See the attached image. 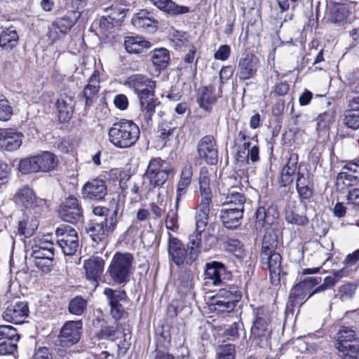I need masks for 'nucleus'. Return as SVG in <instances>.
<instances>
[{
    "label": "nucleus",
    "instance_id": "nucleus-20",
    "mask_svg": "<svg viewBox=\"0 0 359 359\" xmlns=\"http://www.w3.org/2000/svg\"><path fill=\"white\" fill-rule=\"evenodd\" d=\"M22 134L14 129L0 130V149L7 151H13L20 148L22 142Z\"/></svg>",
    "mask_w": 359,
    "mask_h": 359
},
{
    "label": "nucleus",
    "instance_id": "nucleus-34",
    "mask_svg": "<svg viewBox=\"0 0 359 359\" xmlns=\"http://www.w3.org/2000/svg\"><path fill=\"white\" fill-rule=\"evenodd\" d=\"M151 60L156 70H163L169 64V51L164 48H156L151 52Z\"/></svg>",
    "mask_w": 359,
    "mask_h": 359
},
{
    "label": "nucleus",
    "instance_id": "nucleus-4",
    "mask_svg": "<svg viewBox=\"0 0 359 359\" xmlns=\"http://www.w3.org/2000/svg\"><path fill=\"white\" fill-rule=\"evenodd\" d=\"M139 127L133 121L121 119L113 123L108 130L109 142L119 149H127L135 145L140 138Z\"/></svg>",
    "mask_w": 359,
    "mask_h": 359
},
{
    "label": "nucleus",
    "instance_id": "nucleus-64",
    "mask_svg": "<svg viewBox=\"0 0 359 359\" xmlns=\"http://www.w3.org/2000/svg\"><path fill=\"white\" fill-rule=\"evenodd\" d=\"M177 217V215L175 211L171 210L168 212L165 220L167 229L174 231L178 228Z\"/></svg>",
    "mask_w": 359,
    "mask_h": 359
},
{
    "label": "nucleus",
    "instance_id": "nucleus-25",
    "mask_svg": "<svg viewBox=\"0 0 359 359\" xmlns=\"http://www.w3.org/2000/svg\"><path fill=\"white\" fill-rule=\"evenodd\" d=\"M16 204L25 208H33L39 205L41 200L37 198L34 191L28 186L19 189L14 196Z\"/></svg>",
    "mask_w": 359,
    "mask_h": 359
},
{
    "label": "nucleus",
    "instance_id": "nucleus-39",
    "mask_svg": "<svg viewBox=\"0 0 359 359\" xmlns=\"http://www.w3.org/2000/svg\"><path fill=\"white\" fill-rule=\"evenodd\" d=\"M39 223L33 217L23 216L18 223V233L29 238L32 236L38 228Z\"/></svg>",
    "mask_w": 359,
    "mask_h": 359
},
{
    "label": "nucleus",
    "instance_id": "nucleus-5",
    "mask_svg": "<svg viewBox=\"0 0 359 359\" xmlns=\"http://www.w3.org/2000/svg\"><path fill=\"white\" fill-rule=\"evenodd\" d=\"M134 257L129 252H116L109 266L108 273L116 284H126L134 271Z\"/></svg>",
    "mask_w": 359,
    "mask_h": 359
},
{
    "label": "nucleus",
    "instance_id": "nucleus-57",
    "mask_svg": "<svg viewBox=\"0 0 359 359\" xmlns=\"http://www.w3.org/2000/svg\"><path fill=\"white\" fill-rule=\"evenodd\" d=\"M57 241V244L65 255H73L77 251L79 241Z\"/></svg>",
    "mask_w": 359,
    "mask_h": 359
},
{
    "label": "nucleus",
    "instance_id": "nucleus-50",
    "mask_svg": "<svg viewBox=\"0 0 359 359\" xmlns=\"http://www.w3.org/2000/svg\"><path fill=\"white\" fill-rule=\"evenodd\" d=\"M176 128L177 126L172 121L163 120L158 124L157 133L159 134L158 136L161 140L166 141L172 135Z\"/></svg>",
    "mask_w": 359,
    "mask_h": 359
},
{
    "label": "nucleus",
    "instance_id": "nucleus-60",
    "mask_svg": "<svg viewBox=\"0 0 359 359\" xmlns=\"http://www.w3.org/2000/svg\"><path fill=\"white\" fill-rule=\"evenodd\" d=\"M11 167L6 163H0V186L6 184L11 177Z\"/></svg>",
    "mask_w": 359,
    "mask_h": 359
},
{
    "label": "nucleus",
    "instance_id": "nucleus-36",
    "mask_svg": "<svg viewBox=\"0 0 359 359\" xmlns=\"http://www.w3.org/2000/svg\"><path fill=\"white\" fill-rule=\"evenodd\" d=\"M285 218L288 223L298 226H306L309 224L308 217L304 212H300L296 206L286 209Z\"/></svg>",
    "mask_w": 359,
    "mask_h": 359
},
{
    "label": "nucleus",
    "instance_id": "nucleus-37",
    "mask_svg": "<svg viewBox=\"0 0 359 359\" xmlns=\"http://www.w3.org/2000/svg\"><path fill=\"white\" fill-rule=\"evenodd\" d=\"M128 11L126 5L115 3L106 8L105 12L111 20H114L116 24L120 25Z\"/></svg>",
    "mask_w": 359,
    "mask_h": 359
},
{
    "label": "nucleus",
    "instance_id": "nucleus-59",
    "mask_svg": "<svg viewBox=\"0 0 359 359\" xmlns=\"http://www.w3.org/2000/svg\"><path fill=\"white\" fill-rule=\"evenodd\" d=\"M12 115V108L8 101L4 98L0 99V121H7Z\"/></svg>",
    "mask_w": 359,
    "mask_h": 359
},
{
    "label": "nucleus",
    "instance_id": "nucleus-48",
    "mask_svg": "<svg viewBox=\"0 0 359 359\" xmlns=\"http://www.w3.org/2000/svg\"><path fill=\"white\" fill-rule=\"evenodd\" d=\"M217 359H235L236 346L231 343H223L216 350Z\"/></svg>",
    "mask_w": 359,
    "mask_h": 359
},
{
    "label": "nucleus",
    "instance_id": "nucleus-29",
    "mask_svg": "<svg viewBox=\"0 0 359 359\" xmlns=\"http://www.w3.org/2000/svg\"><path fill=\"white\" fill-rule=\"evenodd\" d=\"M278 212L276 207L269 206L268 208L259 207L255 212L256 227L262 228L264 224H272L274 220L278 218Z\"/></svg>",
    "mask_w": 359,
    "mask_h": 359
},
{
    "label": "nucleus",
    "instance_id": "nucleus-45",
    "mask_svg": "<svg viewBox=\"0 0 359 359\" xmlns=\"http://www.w3.org/2000/svg\"><path fill=\"white\" fill-rule=\"evenodd\" d=\"M103 294L107 298L109 306L121 304V302L126 301L127 294L124 290H113L107 287L104 290Z\"/></svg>",
    "mask_w": 359,
    "mask_h": 359
},
{
    "label": "nucleus",
    "instance_id": "nucleus-12",
    "mask_svg": "<svg viewBox=\"0 0 359 359\" xmlns=\"http://www.w3.org/2000/svg\"><path fill=\"white\" fill-rule=\"evenodd\" d=\"M169 238L168 241V252L169 258L174 264L179 266H182L184 264L191 266L196 260L189 259V252L188 249L184 246L183 243L176 237L172 236L171 233H168Z\"/></svg>",
    "mask_w": 359,
    "mask_h": 359
},
{
    "label": "nucleus",
    "instance_id": "nucleus-38",
    "mask_svg": "<svg viewBox=\"0 0 359 359\" xmlns=\"http://www.w3.org/2000/svg\"><path fill=\"white\" fill-rule=\"evenodd\" d=\"M158 9L170 16H177L189 12V7L177 5L172 0H164L163 3L160 4Z\"/></svg>",
    "mask_w": 359,
    "mask_h": 359
},
{
    "label": "nucleus",
    "instance_id": "nucleus-32",
    "mask_svg": "<svg viewBox=\"0 0 359 359\" xmlns=\"http://www.w3.org/2000/svg\"><path fill=\"white\" fill-rule=\"evenodd\" d=\"M18 40L19 36L16 30L10 27L0 34V46L6 50H11L18 45Z\"/></svg>",
    "mask_w": 359,
    "mask_h": 359
},
{
    "label": "nucleus",
    "instance_id": "nucleus-35",
    "mask_svg": "<svg viewBox=\"0 0 359 359\" xmlns=\"http://www.w3.org/2000/svg\"><path fill=\"white\" fill-rule=\"evenodd\" d=\"M124 46L127 52L130 53H141L144 48L150 46V43L140 37L126 36Z\"/></svg>",
    "mask_w": 359,
    "mask_h": 359
},
{
    "label": "nucleus",
    "instance_id": "nucleus-8",
    "mask_svg": "<svg viewBox=\"0 0 359 359\" xmlns=\"http://www.w3.org/2000/svg\"><path fill=\"white\" fill-rule=\"evenodd\" d=\"M241 298V293L235 287L222 288L211 298L212 309L218 313L231 312Z\"/></svg>",
    "mask_w": 359,
    "mask_h": 359
},
{
    "label": "nucleus",
    "instance_id": "nucleus-54",
    "mask_svg": "<svg viewBox=\"0 0 359 359\" xmlns=\"http://www.w3.org/2000/svg\"><path fill=\"white\" fill-rule=\"evenodd\" d=\"M343 123L349 128L354 130L359 128V109L350 108L344 114Z\"/></svg>",
    "mask_w": 359,
    "mask_h": 359
},
{
    "label": "nucleus",
    "instance_id": "nucleus-42",
    "mask_svg": "<svg viewBox=\"0 0 359 359\" xmlns=\"http://www.w3.org/2000/svg\"><path fill=\"white\" fill-rule=\"evenodd\" d=\"M87 305V299L78 295L70 300L68 305V311L72 315L81 316L86 313Z\"/></svg>",
    "mask_w": 359,
    "mask_h": 359
},
{
    "label": "nucleus",
    "instance_id": "nucleus-31",
    "mask_svg": "<svg viewBox=\"0 0 359 359\" xmlns=\"http://www.w3.org/2000/svg\"><path fill=\"white\" fill-rule=\"evenodd\" d=\"M210 180L206 176H200L199 185L201 191V203L199 205L200 209L210 210V206L212 203V191L209 187Z\"/></svg>",
    "mask_w": 359,
    "mask_h": 359
},
{
    "label": "nucleus",
    "instance_id": "nucleus-17",
    "mask_svg": "<svg viewBox=\"0 0 359 359\" xmlns=\"http://www.w3.org/2000/svg\"><path fill=\"white\" fill-rule=\"evenodd\" d=\"M255 319L251 328V336L255 338L269 337L271 330L269 325L270 323L269 314L264 307H259L254 311Z\"/></svg>",
    "mask_w": 359,
    "mask_h": 359
},
{
    "label": "nucleus",
    "instance_id": "nucleus-18",
    "mask_svg": "<svg viewBox=\"0 0 359 359\" xmlns=\"http://www.w3.org/2000/svg\"><path fill=\"white\" fill-rule=\"evenodd\" d=\"M259 60L252 53L243 54L238 62L236 76L241 80H247L252 78L259 68Z\"/></svg>",
    "mask_w": 359,
    "mask_h": 359
},
{
    "label": "nucleus",
    "instance_id": "nucleus-46",
    "mask_svg": "<svg viewBox=\"0 0 359 359\" xmlns=\"http://www.w3.org/2000/svg\"><path fill=\"white\" fill-rule=\"evenodd\" d=\"M337 349L341 359H359L358 345L340 344Z\"/></svg>",
    "mask_w": 359,
    "mask_h": 359
},
{
    "label": "nucleus",
    "instance_id": "nucleus-16",
    "mask_svg": "<svg viewBox=\"0 0 359 359\" xmlns=\"http://www.w3.org/2000/svg\"><path fill=\"white\" fill-rule=\"evenodd\" d=\"M82 197L85 200L100 201L107 194L105 181L100 178L87 182L81 189Z\"/></svg>",
    "mask_w": 359,
    "mask_h": 359
},
{
    "label": "nucleus",
    "instance_id": "nucleus-47",
    "mask_svg": "<svg viewBox=\"0 0 359 359\" xmlns=\"http://www.w3.org/2000/svg\"><path fill=\"white\" fill-rule=\"evenodd\" d=\"M79 15L76 16L74 11H71L67 15L57 18L54 22L57 23V26H59L66 34L71 29V28L75 25L79 18Z\"/></svg>",
    "mask_w": 359,
    "mask_h": 359
},
{
    "label": "nucleus",
    "instance_id": "nucleus-27",
    "mask_svg": "<svg viewBox=\"0 0 359 359\" xmlns=\"http://www.w3.org/2000/svg\"><path fill=\"white\" fill-rule=\"evenodd\" d=\"M133 25L140 29L153 31L156 29L158 21L155 20L154 14L147 10H141L135 14L132 18Z\"/></svg>",
    "mask_w": 359,
    "mask_h": 359
},
{
    "label": "nucleus",
    "instance_id": "nucleus-24",
    "mask_svg": "<svg viewBox=\"0 0 359 359\" xmlns=\"http://www.w3.org/2000/svg\"><path fill=\"white\" fill-rule=\"evenodd\" d=\"M100 73L95 70L88 79V84L82 91V97L85 99V108L90 107L96 100L100 90Z\"/></svg>",
    "mask_w": 359,
    "mask_h": 359
},
{
    "label": "nucleus",
    "instance_id": "nucleus-40",
    "mask_svg": "<svg viewBox=\"0 0 359 359\" xmlns=\"http://www.w3.org/2000/svg\"><path fill=\"white\" fill-rule=\"evenodd\" d=\"M245 202V196L238 191L236 187H231L228 190L224 204L229 207L243 208Z\"/></svg>",
    "mask_w": 359,
    "mask_h": 359
},
{
    "label": "nucleus",
    "instance_id": "nucleus-2",
    "mask_svg": "<svg viewBox=\"0 0 359 359\" xmlns=\"http://www.w3.org/2000/svg\"><path fill=\"white\" fill-rule=\"evenodd\" d=\"M260 262L262 269L269 271L271 284L278 285L282 271V257L278 251L277 231L274 229L268 228L265 230L260 250Z\"/></svg>",
    "mask_w": 359,
    "mask_h": 359
},
{
    "label": "nucleus",
    "instance_id": "nucleus-6",
    "mask_svg": "<svg viewBox=\"0 0 359 359\" xmlns=\"http://www.w3.org/2000/svg\"><path fill=\"white\" fill-rule=\"evenodd\" d=\"M57 163L58 160L55 154L43 151L41 154L20 160L18 170L25 175L39 172H47L53 170Z\"/></svg>",
    "mask_w": 359,
    "mask_h": 359
},
{
    "label": "nucleus",
    "instance_id": "nucleus-51",
    "mask_svg": "<svg viewBox=\"0 0 359 359\" xmlns=\"http://www.w3.org/2000/svg\"><path fill=\"white\" fill-rule=\"evenodd\" d=\"M338 346L340 344H348V342L355 341L358 339L356 332L346 326H342L337 332Z\"/></svg>",
    "mask_w": 359,
    "mask_h": 359
},
{
    "label": "nucleus",
    "instance_id": "nucleus-55",
    "mask_svg": "<svg viewBox=\"0 0 359 359\" xmlns=\"http://www.w3.org/2000/svg\"><path fill=\"white\" fill-rule=\"evenodd\" d=\"M36 266L43 272L48 273L53 265L54 256H33Z\"/></svg>",
    "mask_w": 359,
    "mask_h": 359
},
{
    "label": "nucleus",
    "instance_id": "nucleus-33",
    "mask_svg": "<svg viewBox=\"0 0 359 359\" xmlns=\"http://www.w3.org/2000/svg\"><path fill=\"white\" fill-rule=\"evenodd\" d=\"M32 245V256H54V243L46 238L34 241Z\"/></svg>",
    "mask_w": 359,
    "mask_h": 359
},
{
    "label": "nucleus",
    "instance_id": "nucleus-30",
    "mask_svg": "<svg viewBox=\"0 0 359 359\" xmlns=\"http://www.w3.org/2000/svg\"><path fill=\"white\" fill-rule=\"evenodd\" d=\"M192 175L193 172L191 165H187L183 168L177 188V207L181 197L184 196L187 194V189L191 182Z\"/></svg>",
    "mask_w": 359,
    "mask_h": 359
},
{
    "label": "nucleus",
    "instance_id": "nucleus-28",
    "mask_svg": "<svg viewBox=\"0 0 359 359\" xmlns=\"http://www.w3.org/2000/svg\"><path fill=\"white\" fill-rule=\"evenodd\" d=\"M104 261L99 257H93L86 260L83 264L88 280L96 281L103 272Z\"/></svg>",
    "mask_w": 359,
    "mask_h": 359
},
{
    "label": "nucleus",
    "instance_id": "nucleus-56",
    "mask_svg": "<svg viewBox=\"0 0 359 359\" xmlns=\"http://www.w3.org/2000/svg\"><path fill=\"white\" fill-rule=\"evenodd\" d=\"M57 23L54 21L48 27V38L52 42L54 43L63 37L67 34L59 26H57Z\"/></svg>",
    "mask_w": 359,
    "mask_h": 359
},
{
    "label": "nucleus",
    "instance_id": "nucleus-23",
    "mask_svg": "<svg viewBox=\"0 0 359 359\" xmlns=\"http://www.w3.org/2000/svg\"><path fill=\"white\" fill-rule=\"evenodd\" d=\"M59 119L61 122H68L72 117L75 101L74 95L70 93H61L57 100Z\"/></svg>",
    "mask_w": 359,
    "mask_h": 359
},
{
    "label": "nucleus",
    "instance_id": "nucleus-1",
    "mask_svg": "<svg viewBox=\"0 0 359 359\" xmlns=\"http://www.w3.org/2000/svg\"><path fill=\"white\" fill-rule=\"evenodd\" d=\"M125 85L137 95L140 103V118L149 124L159 104L154 94L156 81L142 74H134L126 79Z\"/></svg>",
    "mask_w": 359,
    "mask_h": 359
},
{
    "label": "nucleus",
    "instance_id": "nucleus-21",
    "mask_svg": "<svg viewBox=\"0 0 359 359\" xmlns=\"http://www.w3.org/2000/svg\"><path fill=\"white\" fill-rule=\"evenodd\" d=\"M29 309L25 302H17L11 304L3 313V318L6 321L15 324H20L28 316Z\"/></svg>",
    "mask_w": 359,
    "mask_h": 359
},
{
    "label": "nucleus",
    "instance_id": "nucleus-63",
    "mask_svg": "<svg viewBox=\"0 0 359 359\" xmlns=\"http://www.w3.org/2000/svg\"><path fill=\"white\" fill-rule=\"evenodd\" d=\"M116 332L115 327L104 325H102L101 329L96 333V337L100 339H110L115 335Z\"/></svg>",
    "mask_w": 359,
    "mask_h": 359
},
{
    "label": "nucleus",
    "instance_id": "nucleus-53",
    "mask_svg": "<svg viewBox=\"0 0 359 359\" xmlns=\"http://www.w3.org/2000/svg\"><path fill=\"white\" fill-rule=\"evenodd\" d=\"M358 284L355 283L347 282L341 285L339 288V294L342 301L351 299L356 293Z\"/></svg>",
    "mask_w": 359,
    "mask_h": 359
},
{
    "label": "nucleus",
    "instance_id": "nucleus-15",
    "mask_svg": "<svg viewBox=\"0 0 359 359\" xmlns=\"http://www.w3.org/2000/svg\"><path fill=\"white\" fill-rule=\"evenodd\" d=\"M59 215L62 220L75 223L82 217V208L76 197L67 198L60 205Z\"/></svg>",
    "mask_w": 359,
    "mask_h": 359
},
{
    "label": "nucleus",
    "instance_id": "nucleus-7",
    "mask_svg": "<svg viewBox=\"0 0 359 359\" xmlns=\"http://www.w3.org/2000/svg\"><path fill=\"white\" fill-rule=\"evenodd\" d=\"M172 172V169L168 166L161 158H152L149 161L147 170L144 174V177L149 180V187L148 188L143 184L141 187V191L163 187V185L168 180L169 175Z\"/></svg>",
    "mask_w": 359,
    "mask_h": 359
},
{
    "label": "nucleus",
    "instance_id": "nucleus-11",
    "mask_svg": "<svg viewBox=\"0 0 359 359\" xmlns=\"http://www.w3.org/2000/svg\"><path fill=\"white\" fill-rule=\"evenodd\" d=\"M83 332V322L79 320H69L64 323L61 327L58 339L62 347H71L76 344L81 339Z\"/></svg>",
    "mask_w": 359,
    "mask_h": 359
},
{
    "label": "nucleus",
    "instance_id": "nucleus-49",
    "mask_svg": "<svg viewBox=\"0 0 359 359\" xmlns=\"http://www.w3.org/2000/svg\"><path fill=\"white\" fill-rule=\"evenodd\" d=\"M55 233L57 238V241H63L65 242H68L67 241H79L77 232L69 226L57 228Z\"/></svg>",
    "mask_w": 359,
    "mask_h": 359
},
{
    "label": "nucleus",
    "instance_id": "nucleus-61",
    "mask_svg": "<svg viewBox=\"0 0 359 359\" xmlns=\"http://www.w3.org/2000/svg\"><path fill=\"white\" fill-rule=\"evenodd\" d=\"M295 172V170H290L288 168L283 167L279 180L280 186L285 187L290 184L293 181V175Z\"/></svg>",
    "mask_w": 359,
    "mask_h": 359
},
{
    "label": "nucleus",
    "instance_id": "nucleus-58",
    "mask_svg": "<svg viewBox=\"0 0 359 359\" xmlns=\"http://www.w3.org/2000/svg\"><path fill=\"white\" fill-rule=\"evenodd\" d=\"M337 182L341 181L346 187L355 185L359 182L358 176L345 172H339L337 177Z\"/></svg>",
    "mask_w": 359,
    "mask_h": 359
},
{
    "label": "nucleus",
    "instance_id": "nucleus-10",
    "mask_svg": "<svg viewBox=\"0 0 359 359\" xmlns=\"http://www.w3.org/2000/svg\"><path fill=\"white\" fill-rule=\"evenodd\" d=\"M231 272L224 264L212 261L204 267V284L206 286H222L225 280L229 279Z\"/></svg>",
    "mask_w": 359,
    "mask_h": 359
},
{
    "label": "nucleus",
    "instance_id": "nucleus-26",
    "mask_svg": "<svg viewBox=\"0 0 359 359\" xmlns=\"http://www.w3.org/2000/svg\"><path fill=\"white\" fill-rule=\"evenodd\" d=\"M243 215V208L229 207L222 210L220 219L226 228L233 229L241 225Z\"/></svg>",
    "mask_w": 359,
    "mask_h": 359
},
{
    "label": "nucleus",
    "instance_id": "nucleus-9",
    "mask_svg": "<svg viewBox=\"0 0 359 359\" xmlns=\"http://www.w3.org/2000/svg\"><path fill=\"white\" fill-rule=\"evenodd\" d=\"M322 280L321 277H309L297 283L290 290L288 304L292 307H300L309 297L314 287Z\"/></svg>",
    "mask_w": 359,
    "mask_h": 359
},
{
    "label": "nucleus",
    "instance_id": "nucleus-41",
    "mask_svg": "<svg viewBox=\"0 0 359 359\" xmlns=\"http://www.w3.org/2000/svg\"><path fill=\"white\" fill-rule=\"evenodd\" d=\"M201 234L194 232L189 236L187 248L189 252V261L197 260L201 252Z\"/></svg>",
    "mask_w": 359,
    "mask_h": 359
},
{
    "label": "nucleus",
    "instance_id": "nucleus-14",
    "mask_svg": "<svg viewBox=\"0 0 359 359\" xmlns=\"http://www.w3.org/2000/svg\"><path fill=\"white\" fill-rule=\"evenodd\" d=\"M197 152L209 165H215L218 161V151L216 140L212 135H205L197 144Z\"/></svg>",
    "mask_w": 359,
    "mask_h": 359
},
{
    "label": "nucleus",
    "instance_id": "nucleus-3",
    "mask_svg": "<svg viewBox=\"0 0 359 359\" xmlns=\"http://www.w3.org/2000/svg\"><path fill=\"white\" fill-rule=\"evenodd\" d=\"M113 210L107 215V217L93 219L88 228V233L93 241L104 247L108 242L109 234L115 229L117 224V215L120 208L118 199L112 198Z\"/></svg>",
    "mask_w": 359,
    "mask_h": 359
},
{
    "label": "nucleus",
    "instance_id": "nucleus-62",
    "mask_svg": "<svg viewBox=\"0 0 359 359\" xmlns=\"http://www.w3.org/2000/svg\"><path fill=\"white\" fill-rule=\"evenodd\" d=\"M118 25L114 20H111L107 15L103 16L99 22V27L103 34H107L112 29Z\"/></svg>",
    "mask_w": 359,
    "mask_h": 359
},
{
    "label": "nucleus",
    "instance_id": "nucleus-22",
    "mask_svg": "<svg viewBox=\"0 0 359 359\" xmlns=\"http://www.w3.org/2000/svg\"><path fill=\"white\" fill-rule=\"evenodd\" d=\"M297 191L303 199H310L313 195V175L309 171H302L300 167L297 172Z\"/></svg>",
    "mask_w": 359,
    "mask_h": 359
},
{
    "label": "nucleus",
    "instance_id": "nucleus-19",
    "mask_svg": "<svg viewBox=\"0 0 359 359\" xmlns=\"http://www.w3.org/2000/svg\"><path fill=\"white\" fill-rule=\"evenodd\" d=\"M215 81H217V78L215 79L212 84L203 86L199 89L198 102L200 107L205 111H210L211 105L216 102L217 97L222 96V88L219 85L217 91Z\"/></svg>",
    "mask_w": 359,
    "mask_h": 359
},
{
    "label": "nucleus",
    "instance_id": "nucleus-52",
    "mask_svg": "<svg viewBox=\"0 0 359 359\" xmlns=\"http://www.w3.org/2000/svg\"><path fill=\"white\" fill-rule=\"evenodd\" d=\"M244 330L243 323L238 320L230 325L226 328L222 334V336L226 338L229 341H235L239 337V332Z\"/></svg>",
    "mask_w": 359,
    "mask_h": 359
},
{
    "label": "nucleus",
    "instance_id": "nucleus-43",
    "mask_svg": "<svg viewBox=\"0 0 359 359\" xmlns=\"http://www.w3.org/2000/svg\"><path fill=\"white\" fill-rule=\"evenodd\" d=\"M335 116V111L332 109H329L322 114H320L316 119V130L321 132L327 130L334 123Z\"/></svg>",
    "mask_w": 359,
    "mask_h": 359
},
{
    "label": "nucleus",
    "instance_id": "nucleus-44",
    "mask_svg": "<svg viewBox=\"0 0 359 359\" xmlns=\"http://www.w3.org/2000/svg\"><path fill=\"white\" fill-rule=\"evenodd\" d=\"M179 292L187 294L193 287V275L189 270H182L177 280Z\"/></svg>",
    "mask_w": 359,
    "mask_h": 359
},
{
    "label": "nucleus",
    "instance_id": "nucleus-13",
    "mask_svg": "<svg viewBox=\"0 0 359 359\" xmlns=\"http://www.w3.org/2000/svg\"><path fill=\"white\" fill-rule=\"evenodd\" d=\"M20 340V335L17 330L11 325L0 326V355H13L17 352V343Z\"/></svg>",
    "mask_w": 359,
    "mask_h": 359
}]
</instances>
